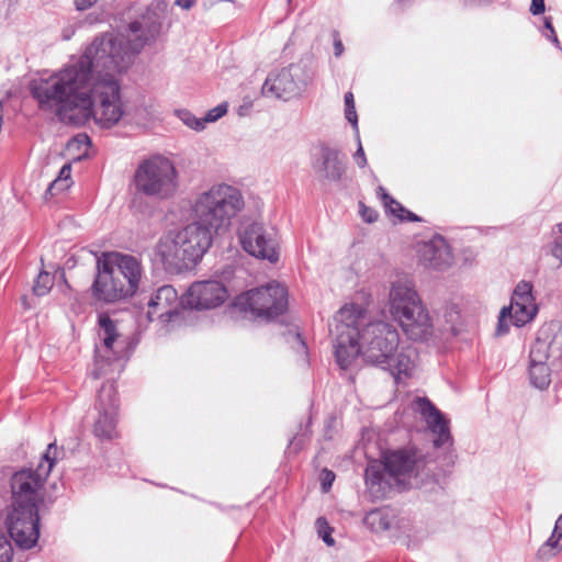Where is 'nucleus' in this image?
<instances>
[{
    "mask_svg": "<svg viewBox=\"0 0 562 562\" xmlns=\"http://www.w3.org/2000/svg\"><path fill=\"white\" fill-rule=\"evenodd\" d=\"M14 550L4 532L0 529V562H13Z\"/></svg>",
    "mask_w": 562,
    "mask_h": 562,
    "instance_id": "35",
    "label": "nucleus"
},
{
    "mask_svg": "<svg viewBox=\"0 0 562 562\" xmlns=\"http://www.w3.org/2000/svg\"><path fill=\"white\" fill-rule=\"evenodd\" d=\"M312 167L323 181L339 182L346 173V164L338 148L321 144L313 155Z\"/></svg>",
    "mask_w": 562,
    "mask_h": 562,
    "instance_id": "20",
    "label": "nucleus"
},
{
    "mask_svg": "<svg viewBox=\"0 0 562 562\" xmlns=\"http://www.w3.org/2000/svg\"><path fill=\"white\" fill-rule=\"evenodd\" d=\"M262 95L289 101L296 98L284 68L270 72L266 78L262 89Z\"/></svg>",
    "mask_w": 562,
    "mask_h": 562,
    "instance_id": "26",
    "label": "nucleus"
},
{
    "mask_svg": "<svg viewBox=\"0 0 562 562\" xmlns=\"http://www.w3.org/2000/svg\"><path fill=\"white\" fill-rule=\"evenodd\" d=\"M288 1L290 2L291 0H288Z\"/></svg>",
    "mask_w": 562,
    "mask_h": 562,
    "instance_id": "53",
    "label": "nucleus"
},
{
    "mask_svg": "<svg viewBox=\"0 0 562 562\" xmlns=\"http://www.w3.org/2000/svg\"><path fill=\"white\" fill-rule=\"evenodd\" d=\"M316 526L318 536L323 539V541L328 546H333L334 539L330 536L331 528L327 524L326 519L323 517L317 518Z\"/></svg>",
    "mask_w": 562,
    "mask_h": 562,
    "instance_id": "37",
    "label": "nucleus"
},
{
    "mask_svg": "<svg viewBox=\"0 0 562 562\" xmlns=\"http://www.w3.org/2000/svg\"><path fill=\"white\" fill-rule=\"evenodd\" d=\"M284 71L290 80L295 97L299 98L313 82L315 67L311 58H305L284 67Z\"/></svg>",
    "mask_w": 562,
    "mask_h": 562,
    "instance_id": "25",
    "label": "nucleus"
},
{
    "mask_svg": "<svg viewBox=\"0 0 562 562\" xmlns=\"http://www.w3.org/2000/svg\"><path fill=\"white\" fill-rule=\"evenodd\" d=\"M488 2V0H464L465 4H482Z\"/></svg>",
    "mask_w": 562,
    "mask_h": 562,
    "instance_id": "49",
    "label": "nucleus"
},
{
    "mask_svg": "<svg viewBox=\"0 0 562 562\" xmlns=\"http://www.w3.org/2000/svg\"><path fill=\"white\" fill-rule=\"evenodd\" d=\"M419 254L425 266L437 270L450 267L453 262L451 248L442 236H435L425 243Z\"/></svg>",
    "mask_w": 562,
    "mask_h": 562,
    "instance_id": "23",
    "label": "nucleus"
},
{
    "mask_svg": "<svg viewBox=\"0 0 562 562\" xmlns=\"http://www.w3.org/2000/svg\"><path fill=\"white\" fill-rule=\"evenodd\" d=\"M376 194L382 200L383 205L387 212L398 218L403 215L405 207L400 202L394 200L382 186L378 187Z\"/></svg>",
    "mask_w": 562,
    "mask_h": 562,
    "instance_id": "31",
    "label": "nucleus"
},
{
    "mask_svg": "<svg viewBox=\"0 0 562 562\" xmlns=\"http://www.w3.org/2000/svg\"><path fill=\"white\" fill-rule=\"evenodd\" d=\"M227 112L226 104H218L217 106L207 111V113L203 116L204 125L206 123L215 122L225 115Z\"/></svg>",
    "mask_w": 562,
    "mask_h": 562,
    "instance_id": "38",
    "label": "nucleus"
},
{
    "mask_svg": "<svg viewBox=\"0 0 562 562\" xmlns=\"http://www.w3.org/2000/svg\"><path fill=\"white\" fill-rule=\"evenodd\" d=\"M546 10L544 0H531L530 12L533 15H539Z\"/></svg>",
    "mask_w": 562,
    "mask_h": 562,
    "instance_id": "43",
    "label": "nucleus"
},
{
    "mask_svg": "<svg viewBox=\"0 0 562 562\" xmlns=\"http://www.w3.org/2000/svg\"><path fill=\"white\" fill-rule=\"evenodd\" d=\"M550 255L562 265V239L554 238L549 248Z\"/></svg>",
    "mask_w": 562,
    "mask_h": 562,
    "instance_id": "41",
    "label": "nucleus"
},
{
    "mask_svg": "<svg viewBox=\"0 0 562 562\" xmlns=\"http://www.w3.org/2000/svg\"><path fill=\"white\" fill-rule=\"evenodd\" d=\"M356 139H357V143H358V148H357L353 157H355L356 164L360 168H363L367 165V157H366V154H364V150H363V147H362L359 134H358V136L356 135Z\"/></svg>",
    "mask_w": 562,
    "mask_h": 562,
    "instance_id": "40",
    "label": "nucleus"
},
{
    "mask_svg": "<svg viewBox=\"0 0 562 562\" xmlns=\"http://www.w3.org/2000/svg\"><path fill=\"white\" fill-rule=\"evenodd\" d=\"M296 338H297V340H300V342H301L302 347H303V348H305V345H304V342L301 340V336H300L299 334L296 335Z\"/></svg>",
    "mask_w": 562,
    "mask_h": 562,
    "instance_id": "51",
    "label": "nucleus"
},
{
    "mask_svg": "<svg viewBox=\"0 0 562 562\" xmlns=\"http://www.w3.org/2000/svg\"><path fill=\"white\" fill-rule=\"evenodd\" d=\"M134 184L137 192L165 200L176 193L178 173L170 159L155 155L138 165L134 173Z\"/></svg>",
    "mask_w": 562,
    "mask_h": 562,
    "instance_id": "8",
    "label": "nucleus"
},
{
    "mask_svg": "<svg viewBox=\"0 0 562 562\" xmlns=\"http://www.w3.org/2000/svg\"><path fill=\"white\" fill-rule=\"evenodd\" d=\"M102 255L117 277L122 278V282L131 296L136 294L144 274L140 259L119 251L103 252Z\"/></svg>",
    "mask_w": 562,
    "mask_h": 562,
    "instance_id": "19",
    "label": "nucleus"
},
{
    "mask_svg": "<svg viewBox=\"0 0 562 562\" xmlns=\"http://www.w3.org/2000/svg\"><path fill=\"white\" fill-rule=\"evenodd\" d=\"M544 27L550 32V35L549 37L552 40V42L555 44V45H559V40L555 35V31L553 29V25L551 23V20L550 18H546L544 20Z\"/></svg>",
    "mask_w": 562,
    "mask_h": 562,
    "instance_id": "46",
    "label": "nucleus"
},
{
    "mask_svg": "<svg viewBox=\"0 0 562 562\" xmlns=\"http://www.w3.org/2000/svg\"><path fill=\"white\" fill-rule=\"evenodd\" d=\"M364 479L368 488L376 496L384 495L394 482L387 473L385 460L383 462H370L366 469Z\"/></svg>",
    "mask_w": 562,
    "mask_h": 562,
    "instance_id": "27",
    "label": "nucleus"
},
{
    "mask_svg": "<svg viewBox=\"0 0 562 562\" xmlns=\"http://www.w3.org/2000/svg\"><path fill=\"white\" fill-rule=\"evenodd\" d=\"M184 297L181 300L172 285L158 288L148 301L146 313L147 322L159 321L162 325L175 324L180 321Z\"/></svg>",
    "mask_w": 562,
    "mask_h": 562,
    "instance_id": "15",
    "label": "nucleus"
},
{
    "mask_svg": "<svg viewBox=\"0 0 562 562\" xmlns=\"http://www.w3.org/2000/svg\"><path fill=\"white\" fill-rule=\"evenodd\" d=\"M168 5L169 0H153L127 24L126 34L104 33L92 41L111 45V50L105 54L108 59H122L120 65L112 67L116 75L125 71L134 56L160 35Z\"/></svg>",
    "mask_w": 562,
    "mask_h": 562,
    "instance_id": "4",
    "label": "nucleus"
},
{
    "mask_svg": "<svg viewBox=\"0 0 562 562\" xmlns=\"http://www.w3.org/2000/svg\"><path fill=\"white\" fill-rule=\"evenodd\" d=\"M175 113L188 127L194 131H202L205 128L203 117L199 119L188 110H177Z\"/></svg>",
    "mask_w": 562,
    "mask_h": 562,
    "instance_id": "33",
    "label": "nucleus"
},
{
    "mask_svg": "<svg viewBox=\"0 0 562 562\" xmlns=\"http://www.w3.org/2000/svg\"><path fill=\"white\" fill-rule=\"evenodd\" d=\"M562 552V514L558 517L551 536L537 551V559L546 562Z\"/></svg>",
    "mask_w": 562,
    "mask_h": 562,
    "instance_id": "28",
    "label": "nucleus"
},
{
    "mask_svg": "<svg viewBox=\"0 0 562 562\" xmlns=\"http://www.w3.org/2000/svg\"><path fill=\"white\" fill-rule=\"evenodd\" d=\"M191 207L194 220L218 235L226 233L233 220L244 211L245 199L237 187L218 182L199 192Z\"/></svg>",
    "mask_w": 562,
    "mask_h": 562,
    "instance_id": "5",
    "label": "nucleus"
},
{
    "mask_svg": "<svg viewBox=\"0 0 562 562\" xmlns=\"http://www.w3.org/2000/svg\"><path fill=\"white\" fill-rule=\"evenodd\" d=\"M360 342L363 360L389 371L398 383L411 376L415 368L416 352L412 347L400 346L397 329L384 321L366 322L360 325Z\"/></svg>",
    "mask_w": 562,
    "mask_h": 562,
    "instance_id": "3",
    "label": "nucleus"
},
{
    "mask_svg": "<svg viewBox=\"0 0 562 562\" xmlns=\"http://www.w3.org/2000/svg\"><path fill=\"white\" fill-rule=\"evenodd\" d=\"M97 2L98 0H75V5L77 10L83 11L89 9Z\"/></svg>",
    "mask_w": 562,
    "mask_h": 562,
    "instance_id": "45",
    "label": "nucleus"
},
{
    "mask_svg": "<svg viewBox=\"0 0 562 562\" xmlns=\"http://www.w3.org/2000/svg\"><path fill=\"white\" fill-rule=\"evenodd\" d=\"M99 337L102 344L95 347L94 369L92 371L95 379L122 370L121 352L125 346L115 322L109 315L101 314L99 316Z\"/></svg>",
    "mask_w": 562,
    "mask_h": 562,
    "instance_id": "11",
    "label": "nucleus"
},
{
    "mask_svg": "<svg viewBox=\"0 0 562 562\" xmlns=\"http://www.w3.org/2000/svg\"><path fill=\"white\" fill-rule=\"evenodd\" d=\"M359 213L363 221H366L367 223H373L378 218L376 211L369 206H366V204L362 202L359 203Z\"/></svg>",
    "mask_w": 562,
    "mask_h": 562,
    "instance_id": "39",
    "label": "nucleus"
},
{
    "mask_svg": "<svg viewBox=\"0 0 562 562\" xmlns=\"http://www.w3.org/2000/svg\"><path fill=\"white\" fill-rule=\"evenodd\" d=\"M98 413L93 425V434L101 440H111L116 436L119 397L112 382L102 384L95 401Z\"/></svg>",
    "mask_w": 562,
    "mask_h": 562,
    "instance_id": "13",
    "label": "nucleus"
},
{
    "mask_svg": "<svg viewBox=\"0 0 562 562\" xmlns=\"http://www.w3.org/2000/svg\"><path fill=\"white\" fill-rule=\"evenodd\" d=\"M57 447L49 443L37 468L16 471L10 480L11 504L5 527L15 544L30 550L40 538L38 506L44 498V483L56 462Z\"/></svg>",
    "mask_w": 562,
    "mask_h": 562,
    "instance_id": "2",
    "label": "nucleus"
},
{
    "mask_svg": "<svg viewBox=\"0 0 562 562\" xmlns=\"http://www.w3.org/2000/svg\"><path fill=\"white\" fill-rule=\"evenodd\" d=\"M557 229H558L559 236H557L555 238L562 239V223L557 225Z\"/></svg>",
    "mask_w": 562,
    "mask_h": 562,
    "instance_id": "50",
    "label": "nucleus"
},
{
    "mask_svg": "<svg viewBox=\"0 0 562 562\" xmlns=\"http://www.w3.org/2000/svg\"><path fill=\"white\" fill-rule=\"evenodd\" d=\"M402 221H408V222H418L420 221L419 217L414 214L413 212L405 209L403 215L400 217Z\"/></svg>",
    "mask_w": 562,
    "mask_h": 562,
    "instance_id": "47",
    "label": "nucleus"
},
{
    "mask_svg": "<svg viewBox=\"0 0 562 562\" xmlns=\"http://www.w3.org/2000/svg\"><path fill=\"white\" fill-rule=\"evenodd\" d=\"M182 256L187 260L188 268L200 261L213 243V235L195 220L181 229H177Z\"/></svg>",
    "mask_w": 562,
    "mask_h": 562,
    "instance_id": "17",
    "label": "nucleus"
},
{
    "mask_svg": "<svg viewBox=\"0 0 562 562\" xmlns=\"http://www.w3.org/2000/svg\"><path fill=\"white\" fill-rule=\"evenodd\" d=\"M395 520V514L390 508L370 510L363 519L364 525L374 532L389 530Z\"/></svg>",
    "mask_w": 562,
    "mask_h": 562,
    "instance_id": "29",
    "label": "nucleus"
},
{
    "mask_svg": "<svg viewBox=\"0 0 562 562\" xmlns=\"http://www.w3.org/2000/svg\"><path fill=\"white\" fill-rule=\"evenodd\" d=\"M335 480V473L330 470L324 469L322 471V488L324 492H327Z\"/></svg>",
    "mask_w": 562,
    "mask_h": 562,
    "instance_id": "42",
    "label": "nucleus"
},
{
    "mask_svg": "<svg viewBox=\"0 0 562 562\" xmlns=\"http://www.w3.org/2000/svg\"><path fill=\"white\" fill-rule=\"evenodd\" d=\"M390 477L398 486L406 487L427 464V454L415 446H407L385 452L383 456Z\"/></svg>",
    "mask_w": 562,
    "mask_h": 562,
    "instance_id": "12",
    "label": "nucleus"
},
{
    "mask_svg": "<svg viewBox=\"0 0 562 562\" xmlns=\"http://www.w3.org/2000/svg\"><path fill=\"white\" fill-rule=\"evenodd\" d=\"M412 406L415 412L422 415L428 428L435 435V447L450 446L452 438L449 430V422L442 413L427 397H416Z\"/></svg>",
    "mask_w": 562,
    "mask_h": 562,
    "instance_id": "22",
    "label": "nucleus"
},
{
    "mask_svg": "<svg viewBox=\"0 0 562 562\" xmlns=\"http://www.w3.org/2000/svg\"><path fill=\"white\" fill-rule=\"evenodd\" d=\"M182 245L177 229L164 234L154 250V259L160 262L162 268L171 273L189 269L186 258L182 256Z\"/></svg>",
    "mask_w": 562,
    "mask_h": 562,
    "instance_id": "21",
    "label": "nucleus"
},
{
    "mask_svg": "<svg viewBox=\"0 0 562 562\" xmlns=\"http://www.w3.org/2000/svg\"><path fill=\"white\" fill-rule=\"evenodd\" d=\"M366 322V310L360 305L346 304L334 317L330 328L334 339L336 361L341 369L350 367L352 361L362 356L360 325Z\"/></svg>",
    "mask_w": 562,
    "mask_h": 562,
    "instance_id": "7",
    "label": "nucleus"
},
{
    "mask_svg": "<svg viewBox=\"0 0 562 562\" xmlns=\"http://www.w3.org/2000/svg\"><path fill=\"white\" fill-rule=\"evenodd\" d=\"M344 53V45L338 36V33L334 34V54L336 57H339Z\"/></svg>",
    "mask_w": 562,
    "mask_h": 562,
    "instance_id": "44",
    "label": "nucleus"
},
{
    "mask_svg": "<svg viewBox=\"0 0 562 562\" xmlns=\"http://www.w3.org/2000/svg\"><path fill=\"white\" fill-rule=\"evenodd\" d=\"M92 299L102 304H112L132 297L114 270L102 255L97 259V274L90 288Z\"/></svg>",
    "mask_w": 562,
    "mask_h": 562,
    "instance_id": "14",
    "label": "nucleus"
},
{
    "mask_svg": "<svg viewBox=\"0 0 562 562\" xmlns=\"http://www.w3.org/2000/svg\"><path fill=\"white\" fill-rule=\"evenodd\" d=\"M195 3V0H176L175 4L184 9V10H189L193 7V4Z\"/></svg>",
    "mask_w": 562,
    "mask_h": 562,
    "instance_id": "48",
    "label": "nucleus"
},
{
    "mask_svg": "<svg viewBox=\"0 0 562 562\" xmlns=\"http://www.w3.org/2000/svg\"><path fill=\"white\" fill-rule=\"evenodd\" d=\"M227 299V290L216 280L196 281L184 294V304L194 310H210L222 305Z\"/></svg>",
    "mask_w": 562,
    "mask_h": 562,
    "instance_id": "18",
    "label": "nucleus"
},
{
    "mask_svg": "<svg viewBox=\"0 0 562 562\" xmlns=\"http://www.w3.org/2000/svg\"><path fill=\"white\" fill-rule=\"evenodd\" d=\"M239 240L243 249L249 255L256 258L267 259L270 262L278 261V243L274 233L267 229L262 224L252 223L248 225L239 234Z\"/></svg>",
    "mask_w": 562,
    "mask_h": 562,
    "instance_id": "16",
    "label": "nucleus"
},
{
    "mask_svg": "<svg viewBox=\"0 0 562 562\" xmlns=\"http://www.w3.org/2000/svg\"><path fill=\"white\" fill-rule=\"evenodd\" d=\"M537 313V304L504 306L498 316L496 335L502 336L508 333V321L516 327H522L530 323L536 317Z\"/></svg>",
    "mask_w": 562,
    "mask_h": 562,
    "instance_id": "24",
    "label": "nucleus"
},
{
    "mask_svg": "<svg viewBox=\"0 0 562 562\" xmlns=\"http://www.w3.org/2000/svg\"><path fill=\"white\" fill-rule=\"evenodd\" d=\"M536 304L532 295V284L527 281H520L514 289L509 305H529Z\"/></svg>",
    "mask_w": 562,
    "mask_h": 562,
    "instance_id": "30",
    "label": "nucleus"
},
{
    "mask_svg": "<svg viewBox=\"0 0 562 562\" xmlns=\"http://www.w3.org/2000/svg\"><path fill=\"white\" fill-rule=\"evenodd\" d=\"M562 367V331L540 329L530 347L528 373L530 383L540 390L551 382V371Z\"/></svg>",
    "mask_w": 562,
    "mask_h": 562,
    "instance_id": "9",
    "label": "nucleus"
},
{
    "mask_svg": "<svg viewBox=\"0 0 562 562\" xmlns=\"http://www.w3.org/2000/svg\"><path fill=\"white\" fill-rule=\"evenodd\" d=\"M110 50V44L92 42L78 59L31 80L29 90L38 110L77 127L91 120L102 128L117 124L124 105L121 85L112 67L122 59H108L105 54Z\"/></svg>",
    "mask_w": 562,
    "mask_h": 562,
    "instance_id": "1",
    "label": "nucleus"
},
{
    "mask_svg": "<svg viewBox=\"0 0 562 562\" xmlns=\"http://www.w3.org/2000/svg\"><path fill=\"white\" fill-rule=\"evenodd\" d=\"M70 176H71V166H70V164H65L60 168L59 175H58L57 179L50 184V189L68 188L69 187V181H70Z\"/></svg>",
    "mask_w": 562,
    "mask_h": 562,
    "instance_id": "36",
    "label": "nucleus"
},
{
    "mask_svg": "<svg viewBox=\"0 0 562 562\" xmlns=\"http://www.w3.org/2000/svg\"><path fill=\"white\" fill-rule=\"evenodd\" d=\"M54 285V277L47 271H41L34 281L33 293L37 296L46 295Z\"/></svg>",
    "mask_w": 562,
    "mask_h": 562,
    "instance_id": "32",
    "label": "nucleus"
},
{
    "mask_svg": "<svg viewBox=\"0 0 562 562\" xmlns=\"http://www.w3.org/2000/svg\"><path fill=\"white\" fill-rule=\"evenodd\" d=\"M345 115H346V119L348 122L351 123L355 132H356V135L358 136V116H357V112H356V106H355V99H353V94L351 92H347L345 94Z\"/></svg>",
    "mask_w": 562,
    "mask_h": 562,
    "instance_id": "34",
    "label": "nucleus"
},
{
    "mask_svg": "<svg viewBox=\"0 0 562 562\" xmlns=\"http://www.w3.org/2000/svg\"><path fill=\"white\" fill-rule=\"evenodd\" d=\"M389 300L392 316L409 339L427 340L432 335V319L411 280L392 282Z\"/></svg>",
    "mask_w": 562,
    "mask_h": 562,
    "instance_id": "6",
    "label": "nucleus"
},
{
    "mask_svg": "<svg viewBox=\"0 0 562 562\" xmlns=\"http://www.w3.org/2000/svg\"><path fill=\"white\" fill-rule=\"evenodd\" d=\"M234 306L255 319L270 322L288 310V292L283 285L271 282L239 294Z\"/></svg>",
    "mask_w": 562,
    "mask_h": 562,
    "instance_id": "10",
    "label": "nucleus"
},
{
    "mask_svg": "<svg viewBox=\"0 0 562 562\" xmlns=\"http://www.w3.org/2000/svg\"><path fill=\"white\" fill-rule=\"evenodd\" d=\"M400 2L404 3L406 0H398Z\"/></svg>",
    "mask_w": 562,
    "mask_h": 562,
    "instance_id": "52",
    "label": "nucleus"
}]
</instances>
